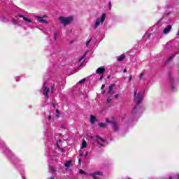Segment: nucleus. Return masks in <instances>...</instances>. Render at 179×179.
Here are the masks:
<instances>
[{"label": "nucleus", "instance_id": "f257e3e1", "mask_svg": "<svg viewBox=\"0 0 179 179\" xmlns=\"http://www.w3.org/2000/svg\"><path fill=\"white\" fill-rule=\"evenodd\" d=\"M137 91H134V101H136V104L134 106L132 112H131V122L136 118L139 117V115L143 113V106H141V103L143 100V92H138L136 95Z\"/></svg>", "mask_w": 179, "mask_h": 179}, {"label": "nucleus", "instance_id": "f03ea898", "mask_svg": "<svg viewBox=\"0 0 179 179\" xmlns=\"http://www.w3.org/2000/svg\"><path fill=\"white\" fill-rule=\"evenodd\" d=\"M48 85H50L51 86V91L50 93H54V90H57L58 88V82L52 81L51 82V80H48L43 83L41 92L43 93V96H45V99H48V92H50V87H48Z\"/></svg>", "mask_w": 179, "mask_h": 179}, {"label": "nucleus", "instance_id": "7ed1b4c3", "mask_svg": "<svg viewBox=\"0 0 179 179\" xmlns=\"http://www.w3.org/2000/svg\"><path fill=\"white\" fill-rule=\"evenodd\" d=\"M59 20L64 26H68V24H71L73 22V16L59 17Z\"/></svg>", "mask_w": 179, "mask_h": 179}, {"label": "nucleus", "instance_id": "20e7f679", "mask_svg": "<svg viewBox=\"0 0 179 179\" xmlns=\"http://www.w3.org/2000/svg\"><path fill=\"white\" fill-rule=\"evenodd\" d=\"M0 148H2L5 152V153H6L7 157H10V159H15V155H13V153H12V151H10V150H9V148H8V147H6V145H5V143L2 141H0Z\"/></svg>", "mask_w": 179, "mask_h": 179}, {"label": "nucleus", "instance_id": "39448f33", "mask_svg": "<svg viewBox=\"0 0 179 179\" xmlns=\"http://www.w3.org/2000/svg\"><path fill=\"white\" fill-rule=\"evenodd\" d=\"M106 13H103L100 18H97L95 20V22L93 25V28L94 29H97V27H99V26H100V23H101V24H103V23H104V20H106Z\"/></svg>", "mask_w": 179, "mask_h": 179}, {"label": "nucleus", "instance_id": "423d86ee", "mask_svg": "<svg viewBox=\"0 0 179 179\" xmlns=\"http://www.w3.org/2000/svg\"><path fill=\"white\" fill-rule=\"evenodd\" d=\"M106 122L108 124H110L112 125V128H113V131H118V124H117V121L115 120H110L108 119L106 120Z\"/></svg>", "mask_w": 179, "mask_h": 179}, {"label": "nucleus", "instance_id": "0eeeda50", "mask_svg": "<svg viewBox=\"0 0 179 179\" xmlns=\"http://www.w3.org/2000/svg\"><path fill=\"white\" fill-rule=\"evenodd\" d=\"M90 139H93V141H96V142H98L100 146H104V144H101L100 143V142H103V143H106V141L103 138L99 137V136H91Z\"/></svg>", "mask_w": 179, "mask_h": 179}, {"label": "nucleus", "instance_id": "6e6552de", "mask_svg": "<svg viewBox=\"0 0 179 179\" xmlns=\"http://www.w3.org/2000/svg\"><path fill=\"white\" fill-rule=\"evenodd\" d=\"M169 79L170 80V83L172 84L171 89L172 90V92H175L176 91V87L174 86V83H176L177 80H174V78H173V75L171 74V73H169Z\"/></svg>", "mask_w": 179, "mask_h": 179}, {"label": "nucleus", "instance_id": "1a4fd4ad", "mask_svg": "<svg viewBox=\"0 0 179 179\" xmlns=\"http://www.w3.org/2000/svg\"><path fill=\"white\" fill-rule=\"evenodd\" d=\"M56 154H57V152H55V150H52L49 154H46V155L47 156H50L52 162H57V160H58V157L55 155Z\"/></svg>", "mask_w": 179, "mask_h": 179}, {"label": "nucleus", "instance_id": "9d476101", "mask_svg": "<svg viewBox=\"0 0 179 179\" xmlns=\"http://www.w3.org/2000/svg\"><path fill=\"white\" fill-rule=\"evenodd\" d=\"M44 17H47L46 15H44L43 17L36 16V18L37 19L38 22L39 23H42L43 24H48V21L44 20Z\"/></svg>", "mask_w": 179, "mask_h": 179}, {"label": "nucleus", "instance_id": "9b49d317", "mask_svg": "<svg viewBox=\"0 0 179 179\" xmlns=\"http://www.w3.org/2000/svg\"><path fill=\"white\" fill-rule=\"evenodd\" d=\"M114 87H115V84H111L109 86V90H108V94H109V96H113V94H114V93H115Z\"/></svg>", "mask_w": 179, "mask_h": 179}, {"label": "nucleus", "instance_id": "f8f14e48", "mask_svg": "<svg viewBox=\"0 0 179 179\" xmlns=\"http://www.w3.org/2000/svg\"><path fill=\"white\" fill-rule=\"evenodd\" d=\"M15 17H21L23 19V20H24V22H27V23H31V20L24 17V15H23V13L15 15Z\"/></svg>", "mask_w": 179, "mask_h": 179}, {"label": "nucleus", "instance_id": "ddd939ff", "mask_svg": "<svg viewBox=\"0 0 179 179\" xmlns=\"http://www.w3.org/2000/svg\"><path fill=\"white\" fill-rule=\"evenodd\" d=\"M173 26L171 24L168 25L164 29L163 33L164 34H169L170 33V30H171Z\"/></svg>", "mask_w": 179, "mask_h": 179}, {"label": "nucleus", "instance_id": "4468645a", "mask_svg": "<svg viewBox=\"0 0 179 179\" xmlns=\"http://www.w3.org/2000/svg\"><path fill=\"white\" fill-rule=\"evenodd\" d=\"M104 72H106V69L103 66L98 68L96 71V73H98L99 75H101L102 73H104Z\"/></svg>", "mask_w": 179, "mask_h": 179}, {"label": "nucleus", "instance_id": "2eb2a0df", "mask_svg": "<svg viewBox=\"0 0 179 179\" xmlns=\"http://www.w3.org/2000/svg\"><path fill=\"white\" fill-rule=\"evenodd\" d=\"M10 21V20H9V18L2 15L1 17H0V22H3V23H6L7 22Z\"/></svg>", "mask_w": 179, "mask_h": 179}, {"label": "nucleus", "instance_id": "dca6fc26", "mask_svg": "<svg viewBox=\"0 0 179 179\" xmlns=\"http://www.w3.org/2000/svg\"><path fill=\"white\" fill-rule=\"evenodd\" d=\"M90 121L91 124H94V122H97V118H96L94 117V115H91Z\"/></svg>", "mask_w": 179, "mask_h": 179}, {"label": "nucleus", "instance_id": "f3484780", "mask_svg": "<svg viewBox=\"0 0 179 179\" xmlns=\"http://www.w3.org/2000/svg\"><path fill=\"white\" fill-rule=\"evenodd\" d=\"M90 176H92V177H96V176H103V172L96 171L93 173H90Z\"/></svg>", "mask_w": 179, "mask_h": 179}, {"label": "nucleus", "instance_id": "a211bd4d", "mask_svg": "<svg viewBox=\"0 0 179 179\" xmlns=\"http://www.w3.org/2000/svg\"><path fill=\"white\" fill-rule=\"evenodd\" d=\"M10 22H12V23H13V24H19V20H17L13 17H11L10 19Z\"/></svg>", "mask_w": 179, "mask_h": 179}, {"label": "nucleus", "instance_id": "6ab92c4d", "mask_svg": "<svg viewBox=\"0 0 179 179\" xmlns=\"http://www.w3.org/2000/svg\"><path fill=\"white\" fill-rule=\"evenodd\" d=\"M169 179H179V174H173L172 176H169Z\"/></svg>", "mask_w": 179, "mask_h": 179}, {"label": "nucleus", "instance_id": "aec40b11", "mask_svg": "<svg viewBox=\"0 0 179 179\" xmlns=\"http://www.w3.org/2000/svg\"><path fill=\"white\" fill-rule=\"evenodd\" d=\"M174 57H176L175 55H172L171 56H170L169 58L165 62V65H167V64H169V62H170L173 59V58H174Z\"/></svg>", "mask_w": 179, "mask_h": 179}, {"label": "nucleus", "instance_id": "412c9836", "mask_svg": "<svg viewBox=\"0 0 179 179\" xmlns=\"http://www.w3.org/2000/svg\"><path fill=\"white\" fill-rule=\"evenodd\" d=\"M123 59H125V55L122 54L120 56L117 57V61H123Z\"/></svg>", "mask_w": 179, "mask_h": 179}, {"label": "nucleus", "instance_id": "4be33fe9", "mask_svg": "<svg viewBox=\"0 0 179 179\" xmlns=\"http://www.w3.org/2000/svg\"><path fill=\"white\" fill-rule=\"evenodd\" d=\"M98 125L100 128H106L107 127V124L103 122L99 123Z\"/></svg>", "mask_w": 179, "mask_h": 179}, {"label": "nucleus", "instance_id": "5701e85b", "mask_svg": "<svg viewBox=\"0 0 179 179\" xmlns=\"http://www.w3.org/2000/svg\"><path fill=\"white\" fill-rule=\"evenodd\" d=\"M49 170L53 173V174H55V168H54L52 166L49 165Z\"/></svg>", "mask_w": 179, "mask_h": 179}, {"label": "nucleus", "instance_id": "b1692460", "mask_svg": "<svg viewBox=\"0 0 179 179\" xmlns=\"http://www.w3.org/2000/svg\"><path fill=\"white\" fill-rule=\"evenodd\" d=\"M85 57H86V55H83V57H81L79 60H78V62L80 64H82V62H84L85 61Z\"/></svg>", "mask_w": 179, "mask_h": 179}, {"label": "nucleus", "instance_id": "393cba45", "mask_svg": "<svg viewBox=\"0 0 179 179\" xmlns=\"http://www.w3.org/2000/svg\"><path fill=\"white\" fill-rule=\"evenodd\" d=\"M86 82V78H83L78 82V85H82V83H85Z\"/></svg>", "mask_w": 179, "mask_h": 179}, {"label": "nucleus", "instance_id": "a878e982", "mask_svg": "<svg viewBox=\"0 0 179 179\" xmlns=\"http://www.w3.org/2000/svg\"><path fill=\"white\" fill-rule=\"evenodd\" d=\"M170 15V12L167 13L165 15H164L160 20H163L165 17H168V16Z\"/></svg>", "mask_w": 179, "mask_h": 179}, {"label": "nucleus", "instance_id": "bb28decb", "mask_svg": "<svg viewBox=\"0 0 179 179\" xmlns=\"http://www.w3.org/2000/svg\"><path fill=\"white\" fill-rule=\"evenodd\" d=\"M65 167H69L71 166V161L66 162V163L64 164Z\"/></svg>", "mask_w": 179, "mask_h": 179}, {"label": "nucleus", "instance_id": "cd10ccee", "mask_svg": "<svg viewBox=\"0 0 179 179\" xmlns=\"http://www.w3.org/2000/svg\"><path fill=\"white\" fill-rule=\"evenodd\" d=\"M79 173L80 174H82V175H86L87 174V173L85 172V171L82 170V169H80L79 170Z\"/></svg>", "mask_w": 179, "mask_h": 179}, {"label": "nucleus", "instance_id": "c85d7f7f", "mask_svg": "<svg viewBox=\"0 0 179 179\" xmlns=\"http://www.w3.org/2000/svg\"><path fill=\"white\" fill-rule=\"evenodd\" d=\"M111 100H113V96H111V95H110V96L107 99V102L111 103Z\"/></svg>", "mask_w": 179, "mask_h": 179}, {"label": "nucleus", "instance_id": "c756f323", "mask_svg": "<svg viewBox=\"0 0 179 179\" xmlns=\"http://www.w3.org/2000/svg\"><path fill=\"white\" fill-rule=\"evenodd\" d=\"M86 148V141H83V142L82 143L81 149H83V148Z\"/></svg>", "mask_w": 179, "mask_h": 179}, {"label": "nucleus", "instance_id": "7c9ffc66", "mask_svg": "<svg viewBox=\"0 0 179 179\" xmlns=\"http://www.w3.org/2000/svg\"><path fill=\"white\" fill-rule=\"evenodd\" d=\"M58 37V32H55L54 34V40H57V38Z\"/></svg>", "mask_w": 179, "mask_h": 179}, {"label": "nucleus", "instance_id": "2f4dec72", "mask_svg": "<svg viewBox=\"0 0 179 179\" xmlns=\"http://www.w3.org/2000/svg\"><path fill=\"white\" fill-rule=\"evenodd\" d=\"M90 41H92V38H90V39L87 41V43H86V47H89V45L90 44Z\"/></svg>", "mask_w": 179, "mask_h": 179}, {"label": "nucleus", "instance_id": "473e14b6", "mask_svg": "<svg viewBox=\"0 0 179 179\" xmlns=\"http://www.w3.org/2000/svg\"><path fill=\"white\" fill-rule=\"evenodd\" d=\"M109 10H111V1L108 3Z\"/></svg>", "mask_w": 179, "mask_h": 179}, {"label": "nucleus", "instance_id": "72a5a7b5", "mask_svg": "<svg viewBox=\"0 0 179 179\" xmlns=\"http://www.w3.org/2000/svg\"><path fill=\"white\" fill-rule=\"evenodd\" d=\"M143 77V73H141L140 74V80L142 79Z\"/></svg>", "mask_w": 179, "mask_h": 179}, {"label": "nucleus", "instance_id": "f704fd0d", "mask_svg": "<svg viewBox=\"0 0 179 179\" xmlns=\"http://www.w3.org/2000/svg\"><path fill=\"white\" fill-rule=\"evenodd\" d=\"M131 80H132V76H130V77L129 78V82H131Z\"/></svg>", "mask_w": 179, "mask_h": 179}, {"label": "nucleus", "instance_id": "c9c22d12", "mask_svg": "<svg viewBox=\"0 0 179 179\" xmlns=\"http://www.w3.org/2000/svg\"><path fill=\"white\" fill-rule=\"evenodd\" d=\"M104 87H106V85H102V86L101 87V90H103V89H104Z\"/></svg>", "mask_w": 179, "mask_h": 179}, {"label": "nucleus", "instance_id": "e433bc0d", "mask_svg": "<svg viewBox=\"0 0 179 179\" xmlns=\"http://www.w3.org/2000/svg\"><path fill=\"white\" fill-rule=\"evenodd\" d=\"M150 36H152V34H148L147 38H150Z\"/></svg>", "mask_w": 179, "mask_h": 179}, {"label": "nucleus", "instance_id": "4c0bfd02", "mask_svg": "<svg viewBox=\"0 0 179 179\" xmlns=\"http://www.w3.org/2000/svg\"><path fill=\"white\" fill-rule=\"evenodd\" d=\"M103 76H101V77L99 78V80H103Z\"/></svg>", "mask_w": 179, "mask_h": 179}, {"label": "nucleus", "instance_id": "58836bf2", "mask_svg": "<svg viewBox=\"0 0 179 179\" xmlns=\"http://www.w3.org/2000/svg\"><path fill=\"white\" fill-rule=\"evenodd\" d=\"M16 82H19V77L15 78Z\"/></svg>", "mask_w": 179, "mask_h": 179}, {"label": "nucleus", "instance_id": "ea45409f", "mask_svg": "<svg viewBox=\"0 0 179 179\" xmlns=\"http://www.w3.org/2000/svg\"><path fill=\"white\" fill-rule=\"evenodd\" d=\"M89 155V152H87L86 153H85V157H87V155Z\"/></svg>", "mask_w": 179, "mask_h": 179}, {"label": "nucleus", "instance_id": "a19ab883", "mask_svg": "<svg viewBox=\"0 0 179 179\" xmlns=\"http://www.w3.org/2000/svg\"><path fill=\"white\" fill-rule=\"evenodd\" d=\"M94 179H100L99 178H97L96 176H92Z\"/></svg>", "mask_w": 179, "mask_h": 179}, {"label": "nucleus", "instance_id": "79ce46f5", "mask_svg": "<svg viewBox=\"0 0 179 179\" xmlns=\"http://www.w3.org/2000/svg\"><path fill=\"white\" fill-rule=\"evenodd\" d=\"M115 99H118V94H115Z\"/></svg>", "mask_w": 179, "mask_h": 179}, {"label": "nucleus", "instance_id": "37998d69", "mask_svg": "<svg viewBox=\"0 0 179 179\" xmlns=\"http://www.w3.org/2000/svg\"><path fill=\"white\" fill-rule=\"evenodd\" d=\"M45 136H48V132L46 131V132L45 133Z\"/></svg>", "mask_w": 179, "mask_h": 179}, {"label": "nucleus", "instance_id": "c03bdc74", "mask_svg": "<svg viewBox=\"0 0 179 179\" xmlns=\"http://www.w3.org/2000/svg\"><path fill=\"white\" fill-rule=\"evenodd\" d=\"M51 120V115L48 116V120L50 121Z\"/></svg>", "mask_w": 179, "mask_h": 179}, {"label": "nucleus", "instance_id": "a18cd8bd", "mask_svg": "<svg viewBox=\"0 0 179 179\" xmlns=\"http://www.w3.org/2000/svg\"><path fill=\"white\" fill-rule=\"evenodd\" d=\"M123 72H124V73L127 72V69H124L123 70Z\"/></svg>", "mask_w": 179, "mask_h": 179}, {"label": "nucleus", "instance_id": "49530a36", "mask_svg": "<svg viewBox=\"0 0 179 179\" xmlns=\"http://www.w3.org/2000/svg\"><path fill=\"white\" fill-rule=\"evenodd\" d=\"M22 178H24V176H23V174L21 173Z\"/></svg>", "mask_w": 179, "mask_h": 179}, {"label": "nucleus", "instance_id": "de8ad7c7", "mask_svg": "<svg viewBox=\"0 0 179 179\" xmlns=\"http://www.w3.org/2000/svg\"><path fill=\"white\" fill-rule=\"evenodd\" d=\"M110 78H111V76H108V79H110Z\"/></svg>", "mask_w": 179, "mask_h": 179}, {"label": "nucleus", "instance_id": "09e8293b", "mask_svg": "<svg viewBox=\"0 0 179 179\" xmlns=\"http://www.w3.org/2000/svg\"><path fill=\"white\" fill-rule=\"evenodd\" d=\"M48 179H54V177H50Z\"/></svg>", "mask_w": 179, "mask_h": 179}, {"label": "nucleus", "instance_id": "8fccbe9b", "mask_svg": "<svg viewBox=\"0 0 179 179\" xmlns=\"http://www.w3.org/2000/svg\"><path fill=\"white\" fill-rule=\"evenodd\" d=\"M80 156H83V153H80Z\"/></svg>", "mask_w": 179, "mask_h": 179}, {"label": "nucleus", "instance_id": "3c124183", "mask_svg": "<svg viewBox=\"0 0 179 179\" xmlns=\"http://www.w3.org/2000/svg\"><path fill=\"white\" fill-rule=\"evenodd\" d=\"M72 43H73V41H71L70 42V44H72Z\"/></svg>", "mask_w": 179, "mask_h": 179}, {"label": "nucleus", "instance_id": "603ef678", "mask_svg": "<svg viewBox=\"0 0 179 179\" xmlns=\"http://www.w3.org/2000/svg\"><path fill=\"white\" fill-rule=\"evenodd\" d=\"M80 94H82L83 96L84 94H83V92H80Z\"/></svg>", "mask_w": 179, "mask_h": 179}, {"label": "nucleus", "instance_id": "864d4df0", "mask_svg": "<svg viewBox=\"0 0 179 179\" xmlns=\"http://www.w3.org/2000/svg\"><path fill=\"white\" fill-rule=\"evenodd\" d=\"M62 152H64V148H62Z\"/></svg>", "mask_w": 179, "mask_h": 179}, {"label": "nucleus", "instance_id": "5fc2aeb1", "mask_svg": "<svg viewBox=\"0 0 179 179\" xmlns=\"http://www.w3.org/2000/svg\"><path fill=\"white\" fill-rule=\"evenodd\" d=\"M57 148H59L58 143H57Z\"/></svg>", "mask_w": 179, "mask_h": 179}, {"label": "nucleus", "instance_id": "6e6d98bb", "mask_svg": "<svg viewBox=\"0 0 179 179\" xmlns=\"http://www.w3.org/2000/svg\"><path fill=\"white\" fill-rule=\"evenodd\" d=\"M79 163H80V159H78Z\"/></svg>", "mask_w": 179, "mask_h": 179}, {"label": "nucleus", "instance_id": "4d7b16f0", "mask_svg": "<svg viewBox=\"0 0 179 179\" xmlns=\"http://www.w3.org/2000/svg\"><path fill=\"white\" fill-rule=\"evenodd\" d=\"M43 79H44V80H45V79H46L45 77H43Z\"/></svg>", "mask_w": 179, "mask_h": 179}, {"label": "nucleus", "instance_id": "13d9d810", "mask_svg": "<svg viewBox=\"0 0 179 179\" xmlns=\"http://www.w3.org/2000/svg\"><path fill=\"white\" fill-rule=\"evenodd\" d=\"M104 93H106V91H103V94H104Z\"/></svg>", "mask_w": 179, "mask_h": 179}, {"label": "nucleus", "instance_id": "bf43d9fd", "mask_svg": "<svg viewBox=\"0 0 179 179\" xmlns=\"http://www.w3.org/2000/svg\"><path fill=\"white\" fill-rule=\"evenodd\" d=\"M166 23H169V21H166Z\"/></svg>", "mask_w": 179, "mask_h": 179}, {"label": "nucleus", "instance_id": "052dcab7", "mask_svg": "<svg viewBox=\"0 0 179 179\" xmlns=\"http://www.w3.org/2000/svg\"><path fill=\"white\" fill-rule=\"evenodd\" d=\"M17 167H19V165L16 164Z\"/></svg>", "mask_w": 179, "mask_h": 179}, {"label": "nucleus", "instance_id": "680f3d73", "mask_svg": "<svg viewBox=\"0 0 179 179\" xmlns=\"http://www.w3.org/2000/svg\"><path fill=\"white\" fill-rule=\"evenodd\" d=\"M129 179H130V178H129Z\"/></svg>", "mask_w": 179, "mask_h": 179}]
</instances>
